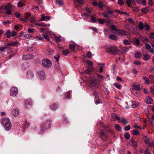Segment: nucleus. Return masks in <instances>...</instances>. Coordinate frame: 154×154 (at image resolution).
Returning <instances> with one entry per match:
<instances>
[{
    "instance_id": "nucleus-28",
    "label": "nucleus",
    "mask_w": 154,
    "mask_h": 154,
    "mask_svg": "<svg viewBox=\"0 0 154 154\" xmlns=\"http://www.w3.org/2000/svg\"><path fill=\"white\" fill-rule=\"evenodd\" d=\"M148 99L146 100V103L148 104H151L153 101L152 99L150 97H148Z\"/></svg>"
},
{
    "instance_id": "nucleus-23",
    "label": "nucleus",
    "mask_w": 154,
    "mask_h": 154,
    "mask_svg": "<svg viewBox=\"0 0 154 154\" xmlns=\"http://www.w3.org/2000/svg\"><path fill=\"white\" fill-rule=\"evenodd\" d=\"M19 44V42L17 41H15L14 42L11 43H8L7 45V46H11V45L14 46L17 45Z\"/></svg>"
},
{
    "instance_id": "nucleus-15",
    "label": "nucleus",
    "mask_w": 154,
    "mask_h": 154,
    "mask_svg": "<svg viewBox=\"0 0 154 154\" xmlns=\"http://www.w3.org/2000/svg\"><path fill=\"white\" fill-rule=\"evenodd\" d=\"M109 38L111 40H114L115 41H117L118 39V37H117L116 35L113 34H111L109 35Z\"/></svg>"
},
{
    "instance_id": "nucleus-54",
    "label": "nucleus",
    "mask_w": 154,
    "mask_h": 154,
    "mask_svg": "<svg viewBox=\"0 0 154 154\" xmlns=\"http://www.w3.org/2000/svg\"><path fill=\"white\" fill-rule=\"evenodd\" d=\"M27 59H31L33 57V56L32 54H28L26 55Z\"/></svg>"
},
{
    "instance_id": "nucleus-48",
    "label": "nucleus",
    "mask_w": 154,
    "mask_h": 154,
    "mask_svg": "<svg viewBox=\"0 0 154 154\" xmlns=\"http://www.w3.org/2000/svg\"><path fill=\"white\" fill-rule=\"evenodd\" d=\"M137 91L135 90L133 91H132V93L134 95L138 96L139 95V93Z\"/></svg>"
},
{
    "instance_id": "nucleus-63",
    "label": "nucleus",
    "mask_w": 154,
    "mask_h": 154,
    "mask_svg": "<svg viewBox=\"0 0 154 154\" xmlns=\"http://www.w3.org/2000/svg\"><path fill=\"white\" fill-rule=\"evenodd\" d=\"M145 48L146 49H149L151 48V46L149 44H146V45Z\"/></svg>"
},
{
    "instance_id": "nucleus-42",
    "label": "nucleus",
    "mask_w": 154,
    "mask_h": 154,
    "mask_svg": "<svg viewBox=\"0 0 154 154\" xmlns=\"http://www.w3.org/2000/svg\"><path fill=\"white\" fill-rule=\"evenodd\" d=\"M4 9L6 10H9L11 9V7L9 4H8L5 6Z\"/></svg>"
},
{
    "instance_id": "nucleus-24",
    "label": "nucleus",
    "mask_w": 154,
    "mask_h": 154,
    "mask_svg": "<svg viewBox=\"0 0 154 154\" xmlns=\"http://www.w3.org/2000/svg\"><path fill=\"white\" fill-rule=\"evenodd\" d=\"M130 141H131V143H132L133 146H137V142L136 140L133 139H131L130 140Z\"/></svg>"
},
{
    "instance_id": "nucleus-61",
    "label": "nucleus",
    "mask_w": 154,
    "mask_h": 154,
    "mask_svg": "<svg viewBox=\"0 0 154 154\" xmlns=\"http://www.w3.org/2000/svg\"><path fill=\"white\" fill-rule=\"evenodd\" d=\"M130 126L129 125H128L125 127V131H128L130 129Z\"/></svg>"
},
{
    "instance_id": "nucleus-52",
    "label": "nucleus",
    "mask_w": 154,
    "mask_h": 154,
    "mask_svg": "<svg viewBox=\"0 0 154 154\" xmlns=\"http://www.w3.org/2000/svg\"><path fill=\"white\" fill-rule=\"evenodd\" d=\"M98 6L99 8H102L104 6V5L103 4L102 2H100L98 4Z\"/></svg>"
},
{
    "instance_id": "nucleus-1",
    "label": "nucleus",
    "mask_w": 154,
    "mask_h": 154,
    "mask_svg": "<svg viewBox=\"0 0 154 154\" xmlns=\"http://www.w3.org/2000/svg\"><path fill=\"white\" fill-rule=\"evenodd\" d=\"M51 125V121L48 120L43 123L42 126L41 127V131L40 132V134H43L45 131L50 128Z\"/></svg>"
},
{
    "instance_id": "nucleus-50",
    "label": "nucleus",
    "mask_w": 154,
    "mask_h": 154,
    "mask_svg": "<svg viewBox=\"0 0 154 154\" xmlns=\"http://www.w3.org/2000/svg\"><path fill=\"white\" fill-rule=\"evenodd\" d=\"M133 134L134 135H136L139 134V132L137 130H134L133 131Z\"/></svg>"
},
{
    "instance_id": "nucleus-56",
    "label": "nucleus",
    "mask_w": 154,
    "mask_h": 154,
    "mask_svg": "<svg viewBox=\"0 0 154 154\" xmlns=\"http://www.w3.org/2000/svg\"><path fill=\"white\" fill-rule=\"evenodd\" d=\"M5 9L4 6H1L0 7V14L4 13L3 10Z\"/></svg>"
},
{
    "instance_id": "nucleus-40",
    "label": "nucleus",
    "mask_w": 154,
    "mask_h": 154,
    "mask_svg": "<svg viewBox=\"0 0 154 154\" xmlns=\"http://www.w3.org/2000/svg\"><path fill=\"white\" fill-rule=\"evenodd\" d=\"M126 2L129 7L131 8V3L132 2L131 0H126Z\"/></svg>"
},
{
    "instance_id": "nucleus-47",
    "label": "nucleus",
    "mask_w": 154,
    "mask_h": 154,
    "mask_svg": "<svg viewBox=\"0 0 154 154\" xmlns=\"http://www.w3.org/2000/svg\"><path fill=\"white\" fill-rule=\"evenodd\" d=\"M31 16V14L29 13H28L26 14V16L24 17V19L26 20L28 19V18Z\"/></svg>"
},
{
    "instance_id": "nucleus-13",
    "label": "nucleus",
    "mask_w": 154,
    "mask_h": 154,
    "mask_svg": "<svg viewBox=\"0 0 154 154\" xmlns=\"http://www.w3.org/2000/svg\"><path fill=\"white\" fill-rule=\"evenodd\" d=\"M33 76V73L31 71H29L27 72L26 74V77L28 79H31L32 78Z\"/></svg>"
},
{
    "instance_id": "nucleus-10",
    "label": "nucleus",
    "mask_w": 154,
    "mask_h": 154,
    "mask_svg": "<svg viewBox=\"0 0 154 154\" xmlns=\"http://www.w3.org/2000/svg\"><path fill=\"white\" fill-rule=\"evenodd\" d=\"M38 74L39 78L42 79H44L45 74L44 71L42 70H40L38 72Z\"/></svg>"
},
{
    "instance_id": "nucleus-64",
    "label": "nucleus",
    "mask_w": 154,
    "mask_h": 154,
    "mask_svg": "<svg viewBox=\"0 0 154 154\" xmlns=\"http://www.w3.org/2000/svg\"><path fill=\"white\" fill-rule=\"evenodd\" d=\"M150 91L151 93H154V86H152L150 87Z\"/></svg>"
},
{
    "instance_id": "nucleus-37",
    "label": "nucleus",
    "mask_w": 154,
    "mask_h": 154,
    "mask_svg": "<svg viewBox=\"0 0 154 154\" xmlns=\"http://www.w3.org/2000/svg\"><path fill=\"white\" fill-rule=\"evenodd\" d=\"M128 22L131 24L134 25V22L132 18H129L128 19Z\"/></svg>"
},
{
    "instance_id": "nucleus-58",
    "label": "nucleus",
    "mask_w": 154,
    "mask_h": 154,
    "mask_svg": "<svg viewBox=\"0 0 154 154\" xmlns=\"http://www.w3.org/2000/svg\"><path fill=\"white\" fill-rule=\"evenodd\" d=\"M60 57V56L59 54H57L54 57V58L57 61H58L59 60V59Z\"/></svg>"
},
{
    "instance_id": "nucleus-57",
    "label": "nucleus",
    "mask_w": 154,
    "mask_h": 154,
    "mask_svg": "<svg viewBox=\"0 0 154 154\" xmlns=\"http://www.w3.org/2000/svg\"><path fill=\"white\" fill-rule=\"evenodd\" d=\"M123 43L125 45H129L130 44V42H129L128 40L125 39L123 41Z\"/></svg>"
},
{
    "instance_id": "nucleus-8",
    "label": "nucleus",
    "mask_w": 154,
    "mask_h": 154,
    "mask_svg": "<svg viewBox=\"0 0 154 154\" xmlns=\"http://www.w3.org/2000/svg\"><path fill=\"white\" fill-rule=\"evenodd\" d=\"M25 107L26 109L31 108L32 105V101L29 99L26 100L25 101Z\"/></svg>"
},
{
    "instance_id": "nucleus-36",
    "label": "nucleus",
    "mask_w": 154,
    "mask_h": 154,
    "mask_svg": "<svg viewBox=\"0 0 154 154\" xmlns=\"http://www.w3.org/2000/svg\"><path fill=\"white\" fill-rule=\"evenodd\" d=\"M97 20L99 23L101 24H103L105 22V20L102 19L101 18L97 19Z\"/></svg>"
},
{
    "instance_id": "nucleus-22",
    "label": "nucleus",
    "mask_w": 154,
    "mask_h": 154,
    "mask_svg": "<svg viewBox=\"0 0 154 154\" xmlns=\"http://www.w3.org/2000/svg\"><path fill=\"white\" fill-rule=\"evenodd\" d=\"M147 117L148 118V121L150 123V124L152 125H153V121L154 120V115H152V117L151 119L149 118L148 117V116H147Z\"/></svg>"
},
{
    "instance_id": "nucleus-41",
    "label": "nucleus",
    "mask_w": 154,
    "mask_h": 154,
    "mask_svg": "<svg viewBox=\"0 0 154 154\" xmlns=\"http://www.w3.org/2000/svg\"><path fill=\"white\" fill-rule=\"evenodd\" d=\"M42 36L47 41L49 42L50 39V38L48 37V36L46 34H43Z\"/></svg>"
},
{
    "instance_id": "nucleus-4",
    "label": "nucleus",
    "mask_w": 154,
    "mask_h": 154,
    "mask_svg": "<svg viewBox=\"0 0 154 154\" xmlns=\"http://www.w3.org/2000/svg\"><path fill=\"white\" fill-rule=\"evenodd\" d=\"M89 83L90 87H94L97 88L98 87V85L100 84V82L97 80L94 79L90 80Z\"/></svg>"
},
{
    "instance_id": "nucleus-7",
    "label": "nucleus",
    "mask_w": 154,
    "mask_h": 154,
    "mask_svg": "<svg viewBox=\"0 0 154 154\" xmlns=\"http://www.w3.org/2000/svg\"><path fill=\"white\" fill-rule=\"evenodd\" d=\"M94 69L93 66H88L86 70L83 72H82V74H90L91 72H92L94 70Z\"/></svg>"
},
{
    "instance_id": "nucleus-3",
    "label": "nucleus",
    "mask_w": 154,
    "mask_h": 154,
    "mask_svg": "<svg viewBox=\"0 0 154 154\" xmlns=\"http://www.w3.org/2000/svg\"><path fill=\"white\" fill-rule=\"evenodd\" d=\"M107 50L108 53H111L113 55H115L117 54L118 49L117 47L115 46H111L107 48Z\"/></svg>"
},
{
    "instance_id": "nucleus-2",
    "label": "nucleus",
    "mask_w": 154,
    "mask_h": 154,
    "mask_svg": "<svg viewBox=\"0 0 154 154\" xmlns=\"http://www.w3.org/2000/svg\"><path fill=\"white\" fill-rule=\"evenodd\" d=\"M2 123L7 130L9 131L11 129V124L8 118H6L2 119Z\"/></svg>"
},
{
    "instance_id": "nucleus-33",
    "label": "nucleus",
    "mask_w": 154,
    "mask_h": 154,
    "mask_svg": "<svg viewBox=\"0 0 154 154\" xmlns=\"http://www.w3.org/2000/svg\"><path fill=\"white\" fill-rule=\"evenodd\" d=\"M117 32L120 34L121 35H123L125 31L124 30H121L120 29H117L116 30Z\"/></svg>"
},
{
    "instance_id": "nucleus-59",
    "label": "nucleus",
    "mask_w": 154,
    "mask_h": 154,
    "mask_svg": "<svg viewBox=\"0 0 154 154\" xmlns=\"http://www.w3.org/2000/svg\"><path fill=\"white\" fill-rule=\"evenodd\" d=\"M134 63L135 65H140L141 64V62L139 61L136 60L134 61Z\"/></svg>"
},
{
    "instance_id": "nucleus-51",
    "label": "nucleus",
    "mask_w": 154,
    "mask_h": 154,
    "mask_svg": "<svg viewBox=\"0 0 154 154\" xmlns=\"http://www.w3.org/2000/svg\"><path fill=\"white\" fill-rule=\"evenodd\" d=\"M56 2L60 6H61L62 5L63 1L61 0H56Z\"/></svg>"
},
{
    "instance_id": "nucleus-9",
    "label": "nucleus",
    "mask_w": 154,
    "mask_h": 154,
    "mask_svg": "<svg viewBox=\"0 0 154 154\" xmlns=\"http://www.w3.org/2000/svg\"><path fill=\"white\" fill-rule=\"evenodd\" d=\"M99 136L101 139L103 141H106L107 140V137L106 135L104 133L103 131H102L99 134Z\"/></svg>"
},
{
    "instance_id": "nucleus-14",
    "label": "nucleus",
    "mask_w": 154,
    "mask_h": 154,
    "mask_svg": "<svg viewBox=\"0 0 154 154\" xmlns=\"http://www.w3.org/2000/svg\"><path fill=\"white\" fill-rule=\"evenodd\" d=\"M20 112L17 109H15L13 110L12 114L14 116H17L19 115Z\"/></svg>"
},
{
    "instance_id": "nucleus-44",
    "label": "nucleus",
    "mask_w": 154,
    "mask_h": 154,
    "mask_svg": "<svg viewBox=\"0 0 154 154\" xmlns=\"http://www.w3.org/2000/svg\"><path fill=\"white\" fill-rule=\"evenodd\" d=\"M69 48L72 50L74 51L75 49V46L73 44H72L69 45Z\"/></svg>"
},
{
    "instance_id": "nucleus-18",
    "label": "nucleus",
    "mask_w": 154,
    "mask_h": 154,
    "mask_svg": "<svg viewBox=\"0 0 154 154\" xmlns=\"http://www.w3.org/2000/svg\"><path fill=\"white\" fill-rule=\"evenodd\" d=\"M143 60L147 61L149 60L150 58V56L148 54H143Z\"/></svg>"
},
{
    "instance_id": "nucleus-30",
    "label": "nucleus",
    "mask_w": 154,
    "mask_h": 154,
    "mask_svg": "<svg viewBox=\"0 0 154 154\" xmlns=\"http://www.w3.org/2000/svg\"><path fill=\"white\" fill-rule=\"evenodd\" d=\"M58 107V105L56 104H54L50 106L51 109L52 110H55Z\"/></svg>"
},
{
    "instance_id": "nucleus-43",
    "label": "nucleus",
    "mask_w": 154,
    "mask_h": 154,
    "mask_svg": "<svg viewBox=\"0 0 154 154\" xmlns=\"http://www.w3.org/2000/svg\"><path fill=\"white\" fill-rule=\"evenodd\" d=\"M114 85L116 87L119 89H120L122 86L121 85L117 83H114Z\"/></svg>"
},
{
    "instance_id": "nucleus-62",
    "label": "nucleus",
    "mask_w": 154,
    "mask_h": 154,
    "mask_svg": "<svg viewBox=\"0 0 154 154\" xmlns=\"http://www.w3.org/2000/svg\"><path fill=\"white\" fill-rule=\"evenodd\" d=\"M118 3L120 5H122L124 3V2L122 0H118Z\"/></svg>"
},
{
    "instance_id": "nucleus-35",
    "label": "nucleus",
    "mask_w": 154,
    "mask_h": 154,
    "mask_svg": "<svg viewBox=\"0 0 154 154\" xmlns=\"http://www.w3.org/2000/svg\"><path fill=\"white\" fill-rule=\"evenodd\" d=\"M95 102L96 104H98L100 103L99 99L98 96H95Z\"/></svg>"
},
{
    "instance_id": "nucleus-21",
    "label": "nucleus",
    "mask_w": 154,
    "mask_h": 154,
    "mask_svg": "<svg viewBox=\"0 0 154 154\" xmlns=\"http://www.w3.org/2000/svg\"><path fill=\"white\" fill-rule=\"evenodd\" d=\"M11 32L9 30H7L6 33L4 34L5 35H6L8 38H9L11 36Z\"/></svg>"
},
{
    "instance_id": "nucleus-29",
    "label": "nucleus",
    "mask_w": 154,
    "mask_h": 154,
    "mask_svg": "<svg viewBox=\"0 0 154 154\" xmlns=\"http://www.w3.org/2000/svg\"><path fill=\"white\" fill-rule=\"evenodd\" d=\"M140 39L144 42H149V40L146 37H140Z\"/></svg>"
},
{
    "instance_id": "nucleus-34",
    "label": "nucleus",
    "mask_w": 154,
    "mask_h": 154,
    "mask_svg": "<svg viewBox=\"0 0 154 154\" xmlns=\"http://www.w3.org/2000/svg\"><path fill=\"white\" fill-rule=\"evenodd\" d=\"M134 87L136 91H139L141 90L139 85H134Z\"/></svg>"
},
{
    "instance_id": "nucleus-26",
    "label": "nucleus",
    "mask_w": 154,
    "mask_h": 154,
    "mask_svg": "<svg viewBox=\"0 0 154 154\" xmlns=\"http://www.w3.org/2000/svg\"><path fill=\"white\" fill-rule=\"evenodd\" d=\"M143 79L144 80L146 84L149 85V84L150 81L146 76H143Z\"/></svg>"
},
{
    "instance_id": "nucleus-19",
    "label": "nucleus",
    "mask_w": 154,
    "mask_h": 154,
    "mask_svg": "<svg viewBox=\"0 0 154 154\" xmlns=\"http://www.w3.org/2000/svg\"><path fill=\"white\" fill-rule=\"evenodd\" d=\"M112 118L114 120H119L120 119V118L118 116L117 114L115 113H113L112 114Z\"/></svg>"
},
{
    "instance_id": "nucleus-32",
    "label": "nucleus",
    "mask_w": 154,
    "mask_h": 154,
    "mask_svg": "<svg viewBox=\"0 0 154 154\" xmlns=\"http://www.w3.org/2000/svg\"><path fill=\"white\" fill-rule=\"evenodd\" d=\"M141 55V54L139 52H136L134 54L135 57L136 58L140 57Z\"/></svg>"
},
{
    "instance_id": "nucleus-53",
    "label": "nucleus",
    "mask_w": 154,
    "mask_h": 154,
    "mask_svg": "<svg viewBox=\"0 0 154 154\" xmlns=\"http://www.w3.org/2000/svg\"><path fill=\"white\" fill-rule=\"evenodd\" d=\"M86 56L87 57L89 58H91L92 57V54L91 52H88Z\"/></svg>"
},
{
    "instance_id": "nucleus-46",
    "label": "nucleus",
    "mask_w": 154,
    "mask_h": 154,
    "mask_svg": "<svg viewBox=\"0 0 154 154\" xmlns=\"http://www.w3.org/2000/svg\"><path fill=\"white\" fill-rule=\"evenodd\" d=\"M110 27L111 29L113 31H116L117 30V28L116 27V26L114 25H112L110 26Z\"/></svg>"
},
{
    "instance_id": "nucleus-39",
    "label": "nucleus",
    "mask_w": 154,
    "mask_h": 154,
    "mask_svg": "<svg viewBox=\"0 0 154 154\" xmlns=\"http://www.w3.org/2000/svg\"><path fill=\"white\" fill-rule=\"evenodd\" d=\"M139 104L137 102H134L133 103L132 107L134 108H137Z\"/></svg>"
},
{
    "instance_id": "nucleus-16",
    "label": "nucleus",
    "mask_w": 154,
    "mask_h": 154,
    "mask_svg": "<svg viewBox=\"0 0 154 154\" xmlns=\"http://www.w3.org/2000/svg\"><path fill=\"white\" fill-rule=\"evenodd\" d=\"M121 122L126 124L128 123V122L127 119H125L124 118L122 117L121 118H120V119L119 120Z\"/></svg>"
},
{
    "instance_id": "nucleus-31",
    "label": "nucleus",
    "mask_w": 154,
    "mask_h": 154,
    "mask_svg": "<svg viewBox=\"0 0 154 154\" xmlns=\"http://www.w3.org/2000/svg\"><path fill=\"white\" fill-rule=\"evenodd\" d=\"M61 37L60 35H59L58 36L55 37V39L56 42H60L61 41L60 38Z\"/></svg>"
},
{
    "instance_id": "nucleus-17",
    "label": "nucleus",
    "mask_w": 154,
    "mask_h": 154,
    "mask_svg": "<svg viewBox=\"0 0 154 154\" xmlns=\"http://www.w3.org/2000/svg\"><path fill=\"white\" fill-rule=\"evenodd\" d=\"M149 7H146L141 9V12L143 14H146L149 11Z\"/></svg>"
},
{
    "instance_id": "nucleus-27",
    "label": "nucleus",
    "mask_w": 154,
    "mask_h": 154,
    "mask_svg": "<svg viewBox=\"0 0 154 154\" xmlns=\"http://www.w3.org/2000/svg\"><path fill=\"white\" fill-rule=\"evenodd\" d=\"M139 28L140 30H142L144 28L143 23L142 22H140L139 23Z\"/></svg>"
},
{
    "instance_id": "nucleus-38",
    "label": "nucleus",
    "mask_w": 154,
    "mask_h": 154,
    "mask_svg": "<svg viewBox=\"0 0 154 154\" xmlns=\"http://www.w3.org/2000/svg\"><path fill=\"white\" fill-rule=\"evenodd\" d=\"M130 134L128 132H126L124 134V137L127 139H130Z\"/></svg>"
},
{
    "instance_id": "nucleus-12",
    "label": "nucleus",
    "mask_w": 154,
    "mask_h": 154,
    "mask_svg": "<svg viewBox=\"0 0 154 154\" xmlns=\"http://www.w3.org/2000/svg\"><path fill=\"white\" fill-rule=\"evenodd\" d=\"M140 42L139 40L137 38H134L133 44L137 46L140 45Z\"/></svg>"
},
{
    "instance_id": "nucleus-49",
    "label": "nucleus",
    "mask_w": 154,
    "mask_h": 154,
    "mask_svg": "<svg viewBox=\"0 0 154 154\" xmlns=\"http://www.w3.org/2000/svg\"><path fill=\"white\" fill-rule=\"evenodd\" d=\"M102 15H103L104 17L105 18H108L109 17V14L107 12L103 13L102 14Z\"/></svg>"
},
{
    "instance_id": "nucleus-20",
    "label": "nucleus",
    "mask_w": 154,
    "mask_h": 154,
    "mask_svg": "<svg viewBox=\"0 0 154 154\" xmlns=\"http://www.w3.org/2000/svg\"><path fill=\"white\" fill-rule=\"evenodd\" d=\"M129 50L128 47H125L122 48L121 49V51L122 53L124 54L126 52Z\"/></svg>"
},
{
    "instance_id": "nucleus-25",
    "label": "nucleus",
    "mask_w": 154,
    "mask_h": 154,
    "mask_svg": "<svg viewBox=\"0 0 154 154\" xmlns=\"http://www.w3.org/2000/svg\"><path fill=\"white\" fill-rule=\"evenodd\" d=\"M114 126L116 129L117 131H121V128L119 125L117 124H115Z\"/></svg>"
},
{
    "instance_id": "nucleus-11",
    "label": "nucleus",
    "mask_w": 154,
    "mask_h": 154,
    "mask_svg": "<svg viewBox=\"0 0 154 154\" xmlns=\"http://www.w3.org/2000/svg\"><path fill=\"white\" fill-rule=\"evenodd\" d=\"M152 139L150 138H149L146 137H145L144 138V140L145 143L148 144V145L149 144L150 142H152Z\"/></svg>"
},
{
    "instance_id": "nucleus-60",
    "label": "nucleus",
    "mask_w": 154,
    "mask_h": 154,
    "mask_svg": "<svg viewBox=\"0 0 154 154\" xmlns=\"http://www.w3.org/2000/svg\"><path fill=\"white\" fill-rule=\"evenodd\" d=\"M24 37L26 38H30L32 36L31 35L29 34H26L24 35Z\"/></svg>"
},
{
    "instance_id": "nucleus-5",
    "label": "nucleus",
    "mask_w": 154,
    "mask_h": 154,
    "mask_svg": "<svg viewBox=\"0 0 154 154\" xmlns=\"http://www.w3.org/2000/svg\"><path fill=\"white\" fill-rule=\"evenodd\" d=\"M42 64L44 67L48 68L51 65V62L49 59H44L42 61Z\"/></svg>"
},
{
    "instance_id": "nucleus-55",
    "label": "nucleus",
    "mask_w": 154,
    "mask_h": 154,
    "mask_svg": "<svg viewBox=\"0 0 154 154\" xmlns=\"http://www.w3.org/2000/svg\"><path fill=\"white\" fill-rule=\"evenodd\" d=\"M28 32L29 33H33L35 31V30L34 29H32L30 28H29L28 29Z\"/></svg>"
},
{
    "instance_id": "nucleus-6",
    "label": "nucleus",
    "mask_w": 154,
    "mask_h": 154,
    "mask_svg": "<svg viewBox=\"0 0 154 154\" xmlns=\"http://www.w3.org/2000/svg\"><path fill=\"white\" fill-rule=\"evenodd\" d=\"M18 92V89L16 87H12L10 91V95L13 97L16 96Z\"/></svg>"
},
{
    "instance_id": "nucleus-45",
    "label": "nucleus",
    "mask_w": 154,
    "mask_h": 154,
    "mask_svg": "<svg viewBox=\"0 0 154 154\" xmlns=\"http://www.w3.org/2000/svg\"><path fill=\"white\" fill-rule=\"evenodd\" d=\"M62 53L63 54L65 55L66 56L69 53L68 51L67 50H64L62 51Z\"/></svg>"
}]
</instances>
